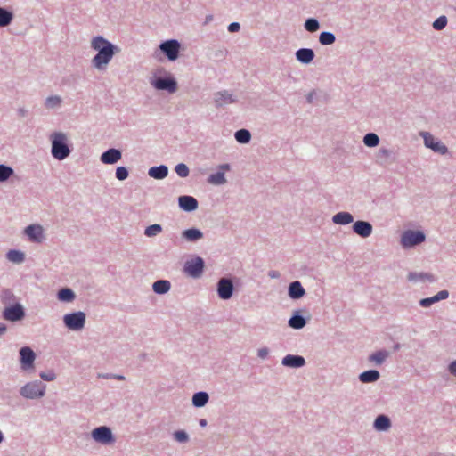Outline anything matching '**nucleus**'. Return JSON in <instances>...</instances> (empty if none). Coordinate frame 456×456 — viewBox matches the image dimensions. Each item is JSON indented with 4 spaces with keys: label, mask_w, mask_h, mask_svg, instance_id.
<instances>
[{
    "label": "nucleus",
    "mask_w": 456,
    "mask_h": 456,
    "mask_svg": "<svg viewBox=\"0 0 456 456\" xmlns=\"http://www.w3.org/2000/svg\"><path fill=\"white\" fill-rule=\"evenodd\" d=\"M12 300H14V296L11 292H9V291L4 292V294L2 296V303L3 304L7 305L8 303H10Z\"/></svg>",
    "instance_id": "obj_48"
},
{
    "label": "nucleus",
    "mask_w": 456,
    "mask_h": 456,
    "mask_svg": "<svg viewBox=\"0 0 456 456\" xmlns=\"http://www.w3.org/2000/svg\"><path fill=\"white\" fill-rule=\"evenodd\" d=\"M449 296L447 290H441L436 295L431 297L423 298L420 300L419 304L423 307H429L432 304L438 302L443 299H446Z\"/></svg>",
    "instance_id": "obj_18"
},
{
    "label": "nucleus",
    "mask_w": 456,
    "mask_h": 456,
    "mask_svg": "<svg viewBox=\"0 0 456 456\" xmlns=\"http://www.w3.org/2000/svg\"><path fill=\"white\" fill-rule=\"evenodd\" d=\"M161 231H162L161 225L152 224V225L148 226L145 229L144 234L148 237H153V236H156L157 234L160 233Z\"/></svg>",
    "instance_id": "obj_42"
},
{
    "label": "nucleus",
    "mask_w": 456,
    "mask_h": 456,
    "mask_svg": "<svg viewBox=\"0 0 456 456\" xmlns=\"http://www.w3.org/2000/svg\"><path fill=\"white\" fill-rule=\"evenodd\" d=\"M220 169H222V170H229V165H227V164L222 165V166H220Z\"/></svg>",
    "instance_id": "obj_55"
},
{
    "label": "nucleus",
    "mask_w": 456,
    "mask_h": 456,
    "mask_svg": "<svg viewBox=\"0 0 456 456\" xmlns=\"http://www.w3.org/2000/svg\"><path fill=\"white\" fill-rule=\"evenodd\" d=\"M322 45H331L335 42V36L330 32H322L319 37Z\"/></svg>",
    "instance_id": "obj_40"
},
{
    "label": "nucleus",
    "mask_w": 456,
    "mask_h": 456,
    "mask_svg": "<svg viewBox=\"0 0 456 456\" xmlns=\"http://www.w3.org/2000/svg\"><path fill=\"white\" fill-rule=\"evenodd\" d=\"M61 103V98L59 96H51L48 97L45 101V106L47 108H54L59 106Z\"/></svg>",
    "instance_id": "obj_46"
},
{
    "label": "nucleus",
    "mask_w": 456,
    "mask_h": 456,
    "mask_svg": "<svg viewBox=\"0 0 456 456\" xmlns=\"http://www.w3.org/2000/svg\"><path fill=\"white\" fill-rule=\"evenodd\" d=\"M447 24V19L445 16H440L439 18H437L434 23H433V27L436 30H441L443 29Z\"/></svg>",
    "instance_id": "obj_45"
},
{
    "label": "nucleus",
    "mask_w": 456,
    "mask_h": 456,
    "mask_svg": "<svg viewBox=\"0 0 456 456\" xmlns=\"http://www.w3.org/2000/svg\"><path fill=\"white\" fill-rule=\"evenodd\" d=\"M236 140L240 143H247L250 141L251 134L246 129H240L235 133Z\"/></svg>",
    "instance_id": "obj_37"
},
{
    "label": "nucleus",
    "mask_w": 456,
    "mask_h": 456,
    "mask_svg": "<svg viewBox=\"0 0 456 456\" xmlns=\"http://www.w3.org/2000/svg\"><path fill=\"white\" fill-rule=\"evenodd\" d=\"M6 257L9 261L18 264L23 262L24 254L21 251L12 249L7 253Z\"/></svg>",
    "instance_id": "obj_34"
},
{
    "label": "nucleus",
    "mask_w": 456,
    "mask_h": 456,
    "mask_svg": "<svg viewBox=\"0 0 456 456\" xmlns=\"http://www.w3.org/2000/svg\"><path fill=\"white\" fill-rule=\"evenodd\" d=\"M45 386L40 382H30L20 389L22 396L29 399L42 397L45 395Z\"/></svg>",
    "instance_id": "obj_4"
},
{
    "label": "nucleus",
    "mask_w": 456,
    "mask_h": 456,
    "mask_svg": "<svg viewBox=\"0 0 456 456\" xmlns=\"http://www.w3.org/2000/svg\"><path fill=\"white\" fill-rule=\"evenodd\" d=\"M449 370L452 374L455 375L456 376V361H453L450 365H449Z\"/></svg>",
    "instance_id": "obj_53"
},
{
    "label": "nucleus",
    "mask_w": 456,
    "mask_h": 456,
    "mask_svg": "<svg viewBox=\"0 0 456 456\" xmlns=\"http://www.w3.org/2000/svg\"><path fill=\"white\" fill-rule=\"evenodd\" d=\"M258 356L260 358H265L268 354V349L267 348H261L258 350V353H257Z\"/></svg>",
    "instance_id": "obj_52"
},
{
    "label": "nucleus",
    "mask_w": 456,
    "mask_h": 456,
    "mask_svg": "<svg viewBox=\"0 0 456 456\" xmlns=\"http://www.w3.org/2000/svg\"><path fill=\"white\" fill-rule=\"evenodd\" d=\"M408 280L411 281H433L434 276L431 273H410L408 274Z\"/></svg>",
    "instance_id": "obj_25"
},
{
    "label": "nucleus",
    "mask_w": 456,
    "mask_h": 456,
    "mask_svg": "<svg viewBox=\"0 0 456 456\" xmlns=\"http://www.w3.org/2000/svg\"><path fill=\"white\" fill-rule=\"evenodd\" d=\"M183 236L188 240L194 241L202 238L203 234L200 230L191 228L185 230L183 232Z\"/></svg>",
    "instance_id": "obj_32"
},
{
    "label": "nucleus",
    "mask_w": 456,
    "mask_h": 456,
    "mask_svg": "<svg viewBox=\"0 0 456 456\" xmlns=\"http://www.w3.org/2000/svg\"><path fill=\"white\" fill-rule=\"evenodd\" d=\"M289 295L293 299H298L305 295V289L299 281H293L290 283Z\"/></svg>",
    "instance_id": "obj_22"
},
{
    "label": "nucleus",
    "mask_w": 456,
    "mask_h": 456,
    "mask_svg": "<svg viewBox=\"0 0 456 456\" xmlns=\"http://www.w3.org/2000/svg\"><path fill=\"white\" fill-rule=\"evenodd\" d=\"M175 170L180 177H186L189 175L188 167L183 163L176 165Z\"/></svg>",
    "instance_id": "obj_44"
},
{
    "label": "nucleus",
    "mask_w": 456,
    "mask_h": 456,
    "mask_svg": "<svg viewBox=\"0 0 456 456\" xmlns=\"http://www.w3.org/2000/svg\"><path fill=\"white\" fill-rule=\"evenodd\" d=\"M58 298L61 301L70 302L75 298V294L70 289H61L58 292Z\"/></svg>",
    "instance_id": "obj_35"
},
{
    "label": "nucleus",
    "mask_w": 456,
    "mask_h": 456,
    "mask_svg": "<svg viewBox=\"0 0 456 456\" xmlns=\"http://www.w3.org/2000/svg\"><path fill=\"white\" fill-rule=\"evenodd\" d=\"M152 288L155 293L164 294L170 289V282L166 280H159L153 283Z\"/></svg>",
    "instance_id": "obj_27"
},
{
    "label": "nucleus",
    "mask_w": 456,
    "mask_h": 456,
    "mask_svg": "<svg viewBox=\"0 0 456 456\" xmlns=\"http://www.w3.org/2000/svg\"><path fill=\"white\" fill-rule=\"evenodd\" d=\"M203 268V259L201 257H195L185 263L183 270L189 276L198 278L201 275Z\"/></svg>",
    "instance_id": "obj_6"
},
{
    "label": "nucleus",
    "mask_w": 456,
    "mask_h": 456,
    "mask_svg": "<svg viewBox=\"0 0 456 456\" xmlns=\"http://www.w3.org/2000/svg\"><path fill=\"white\" fill-rule=\"evenodd\" d=\"M319 22L315 19H308L305 23V28L309 32H315L319 29Z\"/></svg>",
    "instance_id": "obj_43"
},
{
    "label": "nucleus",
    "mask_w": 456,
    "mask_h": 456,
    "mask_svg": "<svg viewBox=\"0 0 456 456\" xmlns=\"http://www.w3.org/2000/svg\"><path fill=\"white\" fill-rule=\"evenodd\" d=\"M296 57L302 63H310L314 58V53L312 49L302 48L297 51Z\"/></svg>",
    "instance_id": "obj_20"
},
{
    "label": "nucleus",
    "mask_w": 456,
    "mask_h": 456,
    "mask_svg": "<svg viewBox=\"0 0 456 456\" xmlns=\"http://www.w3.org/2000/svg\"><path fill=\"white\" fill-rule=\"evenodd\" d=\"M233 291V285L228 279L223 278L218 282L217 292L218 296L222 299H229Z\"/></svg>",
    "instance_id": "obj_12"
},
{
    "label": "nucleus",
    "mask_w": 456,
    "mask_h": 456,
    "mask_svg": "<svg viewBox=\"0 0 456 456\" xmlns=\"http://www.w3.org/2000/svg\"><path fill=\"white\" fill-rule=\"evenodd\" d=\"M25 233L30 240L41 242L43 240V227L39 224H31L25 229Z\"/></svg>",
    "instance_id": "obj_14"
},
{
    "label": "nucleus",
    "mask_w": 456,
    "mask_h": 456,
    "mask_svg": "<svg viewBox=\"0 0 456 456\" xmlns=\"http://www.w3.org/2000/svg\"><path fill=\"white\" fill-rule=\"evenodd\" d=\"M128 176V171L126 167H118L117 169H116V177L120 180V181H123L125 179H126Z\"/></svg>",
    "instance_id": "obj_47"
},
{
    "label": "nucleus",
    "mask_w": 456,
    "mask_h": 456,
    "mask_svg": "<svg viewBox=\"0 0 456 456\" xmlns=\"http://www.w3.org/2000/svg\"><path fill=\"white\" fill-rule=\"evenodd\" d=\"M40 377L42 379L46 380V381H52V380L55 379V374L52 371L47 372V373L42 372L40 374Z\"/></svg>",
    "instance_id": "obj_50"
},
{
    "label": "nucleus",
    "mask_w": 456,
    "mask_h": 456,
    "mask_svg": "<svg viewBox=\"0 0 456 456\" xmlns=\"http://www.w3.org/2000/svg\"><path fill=\"white\" fill-rule=\"evenodd\" d=\"M388 352L385 350L378 351L370 356V361L374 362L376 364L380 365L387 357Z\"/></svg>",
    "instance_id": "obj_33"
},
{
    "label": "nucleus",
    "mask_w": 456,
    "mask_h": 456,
    "mask_svg": "<svg viewBox=\"0 0 456 456\" xmlns=\"http://www.w3.org/2000/svg\"><path fill=\"white\" fill-rule=\"evenodd\" d=\"M425 145L428 148L432 149L434 151L444 154L447 151V148L444 144L436 140V138L429 133L422 134Z\"/></svg>",
    "instance_id": "obj_11"
},
{
    "label": "nucleus",
    "mask_w": 456,
    "mask_h": 456,
    "mask_svg": "<svg viewBox=\"0 0 456 456\" xmlns=\"http://www.w3.org/2000/svg\"><path fill=\"white\" fill-rule=\"evenodd\" d=\"M449 296L447 290H441L436 295L431 297L423 298L420 300L419 304L423 307H429L432 304L438 302L443 299H446Z\"/></svg>",
    "instance_id": "obj_19"
},
{
    "label": "nucleus",
    "mask_w": 456,
    "mask_h": 456,
    "mask_svg": "<svg viewBox=\"0 0 456 456\" xmlns=\"http://www.w3.org/2000/svg\"><path fill=\"white\" fill-rule=\"evenodd\" d=\"M354 232L362 238L369 237L372 232V226L365 221H356L353 225Z\"/></svg>",
    "instance_id": "obj_13"
},
{
    "label": "nucleus",
    "mask_w": 456,
    "mask_h": 456,
    "mask_svg": "<svg viewBox=\"0 0 456 456\" xmlns=\"http://www.w3.org/2000/svg\"><path fill=\"white\" fill-rule=\"evenodd\" d=\"M6 330V326L4 323L0 322V334L4 333Z\"/></svg>",
    "instance_id": "obj_54"
},
{
    "label": "nucleus",
    "mask_w": 456,
    "mask_h": 456,
    "mask_svg": "<svg viewBox=\"0 0 456 456\" xmlns=\"http://www.w3.org/2000/svg\"><path fill=\"white\" fill-rule=\"evenodd\" d=\"M363 142L368 147H375L379 144V139L376 134H367L363 138Z\"/></svg>",
    "instance_id": "obj_38"
},
{
    "label": "nucleus",
    "mask_w": 456,
    "mask_h": 456,
    "mask_svg": "<svg viewBox=\"0 0 456 456\" xmlns=\"http://www.w3.org/2000/svg\"><path fill=\"white\" fill-rule=\"evenodd\" d=\"M215 102L217 106H222L224 104L231 103L233 102L232 94L227 92H220L216 94Z\"/></svg>",
    "instance_id": "obj_28"
},
{
    "label": "nucleus",
    "mask_w": 456,
    "mask_h": 456,
    "mask_svg": "<svg viewBox=\"0 0 456 456\" xmlns=\"http://www.w3.org/2000/svg\"><path fill=\"white\" fill-rule=\"evenodd\" d=\"M65 325L72 330H82L86 323V314L83 312H77L64 315Z\"/></svg>",
    "instance_id": "obj_3"
},
{
    "label": "nucleus",
    "mask_w": 456,
    "mask_h": 456,
    "mask_svg": "<svg viewBox=\"0 0 456 456\" xmlns=\"http://www.w3.org/2000/svg\"><path fill=\"white\" fill-rule=\"evenodd\" d=\"M92 437L102 444H109L114 442L111 430L105 426L94 428L92 431Z\"/></svg>",
    "instance_id": "obj_8"
},
{
    "label": "nucleus",
    "mask_w": 456,
    "mask_h": 456,
    "mask_svg": "<svg viewBox=\"0 0 456 456\" xmlns=\"http://www.w3.org/2000/svg\"><path fill=\"white\" fill-rule=\"evenodd\" d=\"M208 182L212 184L219 185L224 184L226 182L224 173L222 171H218L215 174H212L208 176Z\"/></svg>",
    "instance_id": "obj_31"
},
{
    "label": "nucleus",
    "mask_w": 456,
    "mask_h": 456,
    "mask_svg": "<svg viewBox=\"0 0 456 456\" xmlns=\"http://www.w3.org/2000/svg\"><path fill=\"white\" fill-rule=\"evenodd\" d=\"M12 14L6 10L0 8V27H5L11 23Z\"/></svg>",
    "instance_id": "obj_36"
},
{
    "label": "nucleus",
    "mask_w": 456,
    "mask_h": 456,
    "mask_svg": "<svg viewBox=\"0 0 456 456\" xmlns=\"http://www.w3.org/2000/svg\"><path fill=\"white\" fill-rule=\"evenodd\" d=\"M240 26L238 22H232L229 25L228 30L230 32H237L240 30Z\"/></svg>",
    "instance_id": "obj_51"
},
{
    "label": "nucleus",
    "mask_w": 456,
    "mask_h": 456,
    "mask_svg": "<svg viewBox=\"0 0 456 456\" xmlns=\"http://www.w3.org/2000/svg\"><path fill=\"white\" fill-rule=\"evenodd\" d=\"M305 359L302 356L289 354L282 360V364L289 367H301L305 364Z\"/></svg>",
    "instance_id": "obj_21"
},
{
    "label": "nucleus",
    "mask_w": 456,
    "mask_h": 456,
    "mask_svg": "<svg viewBox=\"0 0 456 456\" xmlns=\"http://www.w3.org/2000/svg\"><path fill=\"white\" fill-rule=\"evenodd\" d=\"M174 436L178 442H186L188 440V436L184 431H176Z\"/></svg>",
    "instance_id": "obj_49"
},
{
    "label": "nucleus",
    "mask_w": 456,
    "mask_h": 456,
    "mask_svg": "<svg viewBox=\"0 0 456 456\" xmlns=\"http://www.w3.org/2000/svg\"><path fill=\"white\" fill-rule=\"evenodd\" d=\"M333 222L337 224H348L353 222V216L348 212H339L336 214L333 218Z\"/></svg>",
    "instance_id": "obj_24"
},
{
    "label": "nucleus",
    "mask_w": 456,
    "mask_h": 456,
    "mask_svg": "<svg viewBox=\"0 0 456 456\" xmlns=\"http://www.w3.org/2000/svg\"><path fill=\"white\" fill-rule=\"evenodd\" d=\"M13 174L12 168L10 167L0 165V181H6Z\"/></svg>",
    "instance_id": "obj_41"
},
{
    "label": "nucleus",
    "mask_w": 456,
    "mask_h": 456,
    "mask_svg": "<svg viewBox=\"0 0 456 456\" xmlns=\"http://www.w3.org/2000/svg\"><path fill=\"white\" fill-rule=\"evenodd\" d=\"M425 235L419 231H406L402 235L401 242L405 248L412 247L423 242Z\"/></svg>",
    "instance_id": "obj_7"
},
{
    "label": "nucleus",
    "mask_w": 456,
    "mask_h": 456,
    "mask_svg": "<svg viewBox=\"0 0 456 456\" xmlns=\"http://www.w3.org/2000/svg\"><path fill=\"white\" fill-rule=\"evenodd\" d=\"M159 48L170 61H175L178 58L180 44L176 40L165 41L159 45Z\"/></svg>",
    "instance_id": "obj_9"
},
{
    "label": "nucleus",
    "mask_w": 456,
    "mask_h": 456,
    "mask_svg": "<svg viewBox=\"0 0 456 456\" xmlns=\"http://www.w3.org/2000/svg\"><path fill=\"white\" fill-rule=\"evenodd\" d=\"M66 141L64 134L55 133L52 135V154L54 159L62 160L69 155L70 151Z\"/></svg>",
    "instance_id": "obj_2"
},
{
    "label": "nucleus",
    "mask_w": 456,
    "mask_h": 456,
    "mask_svg": "<svg viewBox=\"0 0 456 456\" xmlns=\"http://www.w3.org/2000/svg\"><path fill=\"white\" fill-rule=\"evenodd\" d=\"M148 174L151 177H153L155 179H163L167 175L168 169L164 165L159 167H152L149 169Z\"/></svg>",
    "instance_id": "obj_23"
},
{
    "label": "nucleus",
    "mask_w": 456,
    "mask_h": 456,
    "mask_svg": "<svg viewBox=\"0 0 456 456\" xmlns=\"http://www.w3.org/2000/svg\"><path fill=\"white\" fill-rule=\"evenodd\" d=\"M374 427L378 430H387L390 427V420L385 415H379L375 422Z\"/></svg>",
    "instance_id": "obj_30"
},
{
    "label": "nucleus",
    "mask_w": 456,
    "mask_h": 456,
    "mask_svg": "<svg viewBox=\"0 0 456 456\" xmlns=\"http://www.w3.org/2000/svg\"><path fill=\"white\" fill-rule=\"evenodd\" d=\"M289 324L294 329H302L305 325V320L300 315H295L289 319Z\"/></svg>",
    "instance_id": "obj_39"
},
{
    "label": "nucleus",
    "mask_w": 456,
    "mask_h": 456,
    "mask_svg": "<svg viewBox=\"0 0 456 456\" xmlns=\"http://www.w3.org/2000/svg\"><path fill=\"white\" fill-rule=\"evenodd\" d=\"M154 86L159 90H167L175 93L177 89L176 82L170 78H159L154 82Z\"/></svg>",
    "instance_id": "obj_15"
},
{
    "label": "nucleus",
    "mask_w": 456,
    "mask_h": 456,
    "mask_svg": "<svg viewBox=\"0 0 456 456\" xmlns=\"http://www.w3.org/2000/svg\"><path fill=\"white\" fill-rule=\"evenodd\" d=\"M20 364L23 370H28L33 367L36 358L33 350L28 346L22 347L20 350Z\"/></svg>",
    "instance_id": "obj_10"
},
{
    "label": "nucleus",
    "mask_w": 456,
    "mask_h": 456,
    "mask_svg": "<svg viewBox=\"0 0 456 456\" xmlns=\"http://www.w3.org/2000/svg\"><path fill=\"white\" fill-rule=\"evenodd\" d=\"M121 159V152L116 149H110L101 156V161L104 164H114Z\"/></svg>",
    "instance_id": "obj_16"
},
{
    "label": "nucleus",
    "mask_w": 456,
    "mask_h": 456,
    "mask_svg": "<svg viewBox=\"0 0 456 456\" xmlns=\"http://www.w3.org/2000/svg\"><path fill=\"white\" fill-rule=\"evenodd\" d=\"M179 206L185 211H192L197 208L198 202L191 196H181L179 198Z\"/></svg>",
    "instance_id": "obj_17"
},
{
    "label": "nucleus",
    "mask_w": 456,
    "mask_h": 456,
    "mask_svg": "<svg viewBox=\"0 0 456 456\" xmlns=\"http://www.w3.org/2000/svg\"><path fill=\"white\" fill-rule=\"evenodd\" d=\"M91 45L98 52L92 60V63L94 68L100 70L106 69L113 57L115 51H118V47L114 46L102 37H94L91 42Z\"/></svg>",
    "instance_id": "obj_1"
},
{
    "label": "nucleus",
    "mask_w": 456,
    "mask_h": 456,
    "mask_svg": "<svg viewBox=\"0 0 456 456\" xmlns=\"http://www.w3.org/2000/svg\"><path fill=\"white\" fill-rule=\"evenodd\" d=\"M208 401V395L205 392H198L192 397V403L196 407L204 406Z\"/></svg>",
    "instance_id": "obj_29"
},
{
    "label": "nucleus",
    "mask_w": 456,
    "mask_h": 456,
    "mask_svg": "<svg viewBox=\"0 0 456 456\" xmlns=\"http://www.w3.org/2000/svg\"><path fill=\"white\" fill-rule=\"evenodd\" d=\"M379 378V372L375 370H366L360 374V380L362 383H370L378 380Z\"/></svg>",
    "instance_id": "obj_26"
},
{
    "label": "nucleus",
    "mask_w": 456,
    "mask_h": 456,
    "mask_svg": "<svg viewBox=\"0 0 456 456\" xmlns=\"http://www.w3.org/2000/svg\"><path fill=\"white\" fill-rule=\"evenodd\" d=\"M200 425L201 426H205L206 425V420L205 419H201L200 420Z\"/></svg>",
    "instance_id": "obj_56"
},
{
    "label": "nucleus",
    "mask_w": 456,
    "mask_h": 456,
    "mask_svg": "<svg viewBox=\"0 0 456 456\" xmlns=\"http://www.w3.org/2000/svg\"><path fill=\"white\" fill-rule=\"evenodd\" d=\"M2 316L4 320L10 322L20 321L25 316L24 308L20 304L16 303L12 305L5 307L3 311Z\"/></svg>",
    "instance_id": "obj_5"
}]
</instances>
